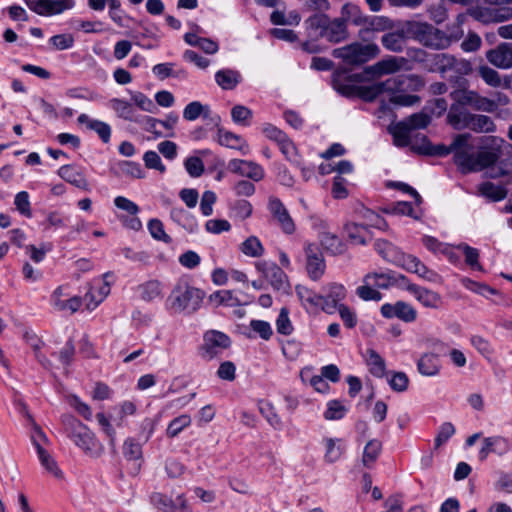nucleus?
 Wrapping results in <instances>:
<instances>
[{"mask_svg":"<svg viewBox=\"0 0 512 512\" xmlns=\"http://www.w3.org/2000/svg\"><path fill=\"white\" fill-rule=\"evenodd\" d=\"M418 80L415 75H397L382 82H376L369 86H359L357 96L367 102L387 92L390 94L389 101L399 106H412L420 98L416 95L407 94L412 84Z\"/></svg>","mask_w":512,"mask_h":512,"instance_id":"nucleus-1","label":"nucleus"},{"mask_svg":"<svg viewBox=\"0 0 512 512\" xmlns=\"http://www.w3.org/2000/svg\"><path fill=\"white\" fill-rule=\"evenodd\" d=\"M61 421L68 437L86 456L93 459L102 456L104 453L103 444L86 425L71 414L63 415Z\"/></svg>","mask_w":512,"mask_h":512,"instance_id":"nucleus-2","label":"nucleus"},{"mask_svg":"<svg viewBox=\"0 0 512 512\" xmlns=\"http://www.w3.org/2000/svg\"><path fill=\"white\" fill-rule=\"evenodd\" d=\"M204 296V292L199 288L179 281L171 290L165 305L173 314L192 315L201 307Z\"/></svg>","mask_w":512,"mask_h":512,"instance_id":"nucleus-3","label":"nucleus"},{"mask_svg":"<svg viewBox=\"0 0 512 512\" xmlns=\"http://www.w3.org/2000/svg\"><path fill=\"white\" fill-rule=\"evenodd\" d=\"M404 24L408 39H413L427 48L442 50L451 44V38L445 32L428 22L409 20Z\"/></svg>","mask_w":512,"mask_h":512,"instance_id":"nucleus-4","label":"nucleus"},{"mask_svg":"<svg viewBox=\"0 0 512 512\" xmlns=\"http://www.w3.org/2000/svg\"><path fill=\"white\" fill-rule=\"evenodd\" d=\"M380 53L377 44L368 42H352L332 51L334 58L340 59L344 66L349 68L359 67L376 58Z\"/></svg>","mask_w":512,"mask_h":512,"instance_id":"nucleus-5","label":"nucleus"},{"mask_svg":"<svg viewBox=\"0 0 512 512\" xmlns=\"http://www.w3.org/2000/svg\"><path fill=\"white\" fill-rule=\"evenodd\" d=\"M430 121L431 119L428 114L420 112L396 123L390 128L394 143L400 147L410 146L412 148V144L415 143V138L412 139L411 132L416 129L426 128Z\"/></svg>","mask_w":512,"mask_h":512,"instance_id":"nucleus-6","label":"nucleus"},{"mask_svg":"<svg viewBox=\"0 0 512 512\" xmlns=\"http://www.w3.org/2000/svg\"><path fill=\"white\" fill-rule=\"evenodd\" d=\"M471 134H458L452 141V153L454 154V163L461 173L467 174L475 172L474 157L472 153L473 146L469 143Z\"/></svg>","mask_w":512,"mask_h":512,"instance_id":"nucleus-7","label":"nucleus"},{"mask_svg":"<svg viewBox=\"0 0 512 512\" xmlns=\"http://www.w3.org/2000/svg\"><path fill=\"white\" fill-rule=\"evenodd\" d=\"M451 99L464 106L470 107L476 111L492 113L497 110L495 100L480 95L477 91L467 88H459L450 93Z\"/></svg>","mask_w":512,"mask_h":512,"instance_id":"nucleus-8","label":"nucleus"},{"mask_svg":"<svg viewBox=\"0 0 512 512\" xmlns=\"http://www.w3.org/2000/svg\"><path fill=\"white\" fill-rule=\"evenodd\" d=\"M32 443L37 451V455L41 465L45 470L52 474L57 479L63 478V472L58 467L57 462L53 456L45 449V445L48 443V438L42 431V429L35 425L34 431L31 436Z\"/></svg>","mask_w":512,"mask_h":512,"instance_id":"nucleus-9","label":"nucleus"},{"mask_svg":"<svg viewBox=\"0 0 512 512\" xmlns=\"http://www.w3.org/2000/svg\"><path fill=\"white\" fill-rule=\"evenodd\" d=\"M231 344L230 338L219 331L211 330L204 334L200 355L205 360L218 357Z\"/></svg>","mask_w":512,"mask_h":512,"instance_id":"nucleus-10","label":"nucleus"},{"mask_svg":"<svg viewBox=\"0 0 512 512\" xmlns=\"http://www.w3.org/2000/svg\"><path fill=\"white\" fill-rule=\"evenodd\" d=\"M358 12V8L351 4H345L342 7V17L327 21L322 38L330 42L338 43L348 38L347 24L344 19L346 15Z\"/></svg>","mask_w":512,"mask_h":512,"instance_id":"nucleus-11","label":"nucleus"},{"mask_svg":"<svg viewBox=\"0 0 512 512\" xmlns=\"http://www.w3.org/2000/svg\"><path fill=\"white\" fill-rule=\"evenodd\" d=\"M30 10L40 16H52L71 9L74 0H24Z\"/></svg>","mask_w":512,"mask_h":512,"instance_id":"nucleus-12","label":"nucleus"},{"mask_svg":"<svg viewBox=\"0 0 512 512\" xmlns=\"http://www.w3.org/2000/svg\"><path fill=\"white\" fill-rule=\"evenodd\" d=\"M228 170L256 182L262 180L264 177V170L262 167L255 162L247 160H230L228 163Z\"/></svg>","mask_w":512,"mask_h":512,"instance_id":"nucleus-13","label":"nucleus"},{"mask_svg":"<svg viewBox=\"0 0 512 512\" xmlns=\"http://www.w3.org/2000/svg\"><path fill=\"white\" fill-rule=\"evenodd\" d=\"M307 258L306 269L312 280H318L325 271V261L322 253L314 244H308L305 248Z\"/></svg>","mask_w":512,"mask_h":512,"instance_id":"nucleus-14","label":"nucleus"},{"mask_svg":"<svg viewBox=\"0 0 512 512\" xmlns=\"http://www.w3.org/2000/svg\"><path fill=\"white\" fill-rule=\"evenodd\" d=\"M269 210L284 233H294L295 223L280 199L275 197L270 198Z\"/></svg>","mask_w":512,"mask_h":512,"instance_id":"nucleus-15","label":"nucleus"},{"mask_svg":"<svg viewBox=\"0 0 512 512\" xmlns=\"http://www.w3.org/2000/svg\"><path fill=\"white\" fill-rule=\"evenodd\" d=\"M474 113H471L466 107L453 101L446 120L455 130L469 129Z\"/></svg>","mask_w":512,"mask_h":512,"instance_id":"nucleus-16","label":"nucleus"},{"mask_svg":"<svg viewBox=\"0 0 512 512\" xmlns=\"http://www.w3.org/2000/svg\"><path fill=\"white\" fill-rule=\"evenodd\" d=\"M255 267L270 282L274 289L280 290L285 287L287 276L275 263L258 261Z\"/></svg>","mask_w":512,"mask_h":512,"instance_id":"nucleus-17","label":"nucleus"},{"mask_svg":"<svg viewBox=\"0 0 512 512\" xmlns=\"http://www.w3.org/2000/svg\"><path fill=\"white\" fill-rule=\"evenodd\" d=\"M381 314L385 318L397 317L404 322H413L417 317L416 310L408 303L398 301L395 304L386 303L381 307Z\"/></svg>","mask_w":512,"mask_h":512,"instance_id":"nucleus-18","label":"nucleus"},{"mask_svg":"<svg viewBox=\"0 0 512 512\" xmlns=\"http://www.w3.org/2000/svg\"><path fill=\"white\" fill-rule=\"evenodd\" d=\"M487 60L495 67L508 69L512 67V43H501L486 52Z\"/></svg>","mask_w":512,"mask_h":512,"instance_id":"nucleus-19","label":"nucleus"},{"mask_svg":"<svg viewBox=\"0 0 512 512\" xmlns=\"http://www.w3.org/2000/svg\"><path fill=\"white\" fill-rule=\"evenodd\" d=\"M412 150L416 153L428 156H446L452 153V143L449 146L443 144L432 145L425 135L417 134Z\"/></svg>","mask_w":512,"mask_h":512,"instance_id":"nucleus-20","label":"nucleus"},{"mask_svg":"<svg viewBox=\"0 0 512 512\" xmlns=\"http://www.w3.org/2000/svg\"><path fill=\"white\" fill-rule=\"evenodd\" d=\"M69 296L66 287H57L51 295V303L57 311H69L75 313L82 305V299L79 296L70 297L67 300H61V297Z\"/></svg>","mask_w":512,"mask_h":512,"instance_id":"nucleus-21","label":"nucleus"},{"mask_svg":"<svg viewBox=\"0 0 512 512\" xmlns=\"http://www.w3.org/2000/svg\"><path fill=\"white\" fill-rule=\"evenodd\" d=\"M408 35L405 32L404 22L396 30L387 32L381 37L383 47L394 53H401L405 49Z\"/></svg>","mask_w":512,"mask_h":512,"instance_id":"nucleus-22","label":"nucleus"},{"mask_svg":"<svg viewBox=\"0 0 512 512\" xmlns=\"http://www.w3.org/2000/svg\"><path fill=\"white\" fill-rule=\"evenodd\" d=\"M327 294L323 296L322 309L329 314L339 307V302L346 297V289L342 284L331 283L325 288Z\"/></svg>","mask_w":512,"mask_h":512,"instance_id":"nucleus-23","label":"nucleus"},{"mask_svg":"<svg viewBox=\"0 0 512 512\" xmlns=\"http://www.w3.org/2000/svg\"><path fill=\"white\" fill-rule=\"evenodd\" d=\"M151 503L158 510H185L187 501L184 494H178L175 499L159 492H154L150 497Z\"/></svg>","mask_w":512,"mask_h":512,"instance_id":"nucleus-24","label":"nucleus"},{"mask_svg":"<svg viewBox=\"0 0 512 512\" xmlns=\"http://www.w3.org/2000/svg\"><path fill=\"white\" fill-rule=\"evenodd\" d=\"M407 291L412 293L414 297L425 307L438 308L442 303L440 294L415 284H408Z\"/></svg>","mask_w":512,"mask_h":512,"instance_id":"nucleus-25","label":"nucleus"},{"mask_svg":"<svg viewBox=\"0 0 512 512\" xmlns=\"http://www.w3.org/2000/svg\"><path fill=\"white\" fill-rule=\"evenodd\" d=\"M509 441L502 436L487 437L483 440V446L479 451L480 460H485L490 453L504 455L509 451Z\"/></svg>","mask_w":512,"mask_h":512,"instance_id":"nucleus-26","label":"nucleus"},{"mask_svg":"<svg viewBox=\"0 0 512 512\" xmlns=\"http://www.w3.org/2000/svg\"><path fill=\"white\" fill-rule=\"evenodd\" d=\"M322 445L324 447L323 460L327 464L336 463L345 452L344 442L340 438L324 437Z\"/></svg>","mask_w":512,"mask_h":512,"instance_id":"nucleus-27","label":"nucleus"},{"mask_svg":"<svg viewBox=\"0 0 512 512\" xmlns=\"http://www.w3.org/2000/svg\"><path fill=\"white\" fill-rule=\"evenodd\" d=\"M319 239L323 249L333 256L342 255L346 251L345 243L334 233L323 231Z\"/></svg>","mask_w":512,"mask_h":512,"instance_id":"nucleus-28","label":"nucleus"},{"mask_svg":"<svg viewBox=\"0 0 512 512\" xmlns=\"http://www.w3.org/2000/svg\"><path fill=\"white\" fill-rule=\"evenodd\" d=\"M217 141L220 145L239 150L244 155H246L249 151L247 142L239 135H236L230 131L219 129Z\"/></svg>","mask_w":512,"mask_h":512,"instance_id":"nucleus-29","label":"nucleus"},{"mask_svg":"<svg viewBox=\"0 0 512 512\" xmlns=\"http://www.w3.org/2000/svg\"><path fill=\"white\" fill-rule=\"evenodd\" d=\"M58 175L66 182L77 188L88 190V182L83 173L71 165H64L58 170Z\"/></svg>","mask_w":512,"mask_h":512,"instance_id":"nucleus-30","label":"nucleus"},{"mask_svg":"<svg viewBox=\"0 0 512 512\" xmlns=\"http://www.w3.org/2000/svg\"><path fill=\"white\" fill-rule=\"evenodd\" d=\"M418 371L424 376H435L439 373V358L434 353L423 354L417 363Z\"/></svg>","mask_w":512,"mask_h":512,"instance_id":"nucleus-31","label":"nucleus"},{"mask_svg":"<svg viewBox=\"0 0 512 512\" xmlns=\"http://www.w3.org/2000/svg\"><path fill=\"white\" fill-rule=\"evenodd\" d=\"M407 62L408 60L404 57L390 56L377 62L374 65V69L379 74H392L400 71L407 64Z\"/></svg>","mask_w":512,"mask_h":512,"instance_id":"nucleus-32","label":"nucleus"},{"mask_svg":"<svg viewBox=\"0 0 512 512\" xmlns=\"http://www.w3.org/2000/svg\"><path fill=\"white\" fill-rule=\"evenodd\" d=\"M209 301L217 306L223 305L226 307H239L247 303L242 302L231 290L216 291L209 296Z\"/></svg>","mask_w":512,"mask_h":512,"instance_id":"nucleus-33","label":"nucleus"},{"mask_svg":"<svg viewBox=\"0 0 512 512\" xmlns=\"http://www.w3.org/2000/svg\"><path fill=\"white\" fill-rule=\"evenodd\" d=\"M499 157L500 151L498 149H485L479 151L474 157L473 167H475V172L492 166L497 162Z\"/></svg>","mask_w":512,"mask_h":512,"instance_id":"nucleus-34","label":"nucleus"},{"mask_svg":"<svg viewBox=\"0 0 512 512\" xmlns=\"http://www.w3.org/2000/svg\"><path fill=\"white\" fill-rule=\"evenodd\" d=\"M240 79V73L231 69L219 70L215 74L216 83L224 90L234 89L240 82Z\"/></svg>","mask_w":512,"mask_h":512,"instance_id":"nucleus-35","label":"nucleus"},{"mask_svg":"<svg viewBox=\"0 0 512 512\" xmlns=\"http://www.w3.org/2000/svg\"><path fill=\"white\" fill-rule=\"evenodd\" d=\"M328 21V17L324 14H314L310 16L306 21V29L308 35L312 38L323 37L325 27Z\"/></svg>","mask_w":512,"mask_h":512,"instance_id":"nucleus-36","label":"nucleus"},{"mask_svg":"<svg viewBox=\"0 0 512 512\" xmlns=\"http://www.w3.org/2000/svg\"><path fill=\"white\" fill-rule=\"evenodd\" d=\"M366 363L369 371L375 377L381 378L385 375L386 365L384 359L373 349L366 351Z\"/></svg>","mask_w":512,"mask_h":512,"instance_id":"nucleus-37","label":"nucleus"},{"mask_svg":"<svg viewBox=\"0 0 512 512\" xmlns=\"http://www.w3.org/2000/svg\"><path fill=\"white\" fill-rule=\"evenodd\" d=\"M138 290L141 298L147 302L162 297V284L158 280H149L139 285Z\"/></svg>","mask_w":512,"mask_h":512,"instance_id":"nucleus-38","label":"nucleus"},{"mask_svg":"<svg viewBox=\"0 0 512 512\" xmlns=\"http://www.w3.org/2000/svg\"><path fill=\"white\" fill-rule=\"evenodd\" d=\"M375 249L378 254L386 261L393 263L398 262L400 259V250L386 240H377L375 242Z\"/></svg>","mask_w":512,"mask_h":512,"instance_id":"nucleus-39","label":"nucleus"},{"mask_svg":"<svg viewBox=\"0 0 512 512\" xmlns=\"http://www.w3.org/2000/svg\"><path fill=\"white\" fill-rule=\"evenodd\" d=\"M382 450V443L377 439H372L364 447L362 463L365 467L371 468L377 460Z\"/></svg>","mask_w":512,"mask_h":512,"instance_id":"nucleus-40","label":"nucleus"},{"mask_svg":"<svg viewBox=\"0 0 512 512\" xmlns=\"http://www.w3.org/2000/svg\"><path fill=\"white\" fill-rule=\"evenodd\" d=\"M469 129L476 133H491L496 130V125L491 117L482 114H474Z\"/></svg>","mask_w":512,"mask_h":512,"instance_id":"nucleus-41","label":"nucleus"},{"mask_svg":"<svg viewBox=\"0 0 512 512\" xmlns=\"http://www.w3.org/2000/svg\"><path fill=\"white\" fill-rule=\"evenodd\" d=\"M479 193L491 201H500L507 195L505 188L495 185L492 182H484L478 187Z\"/></svg>","mask_w":512,"mask_h":512,"instance_id":"nucleus-42","label":"nucleus"},{"mask_svg":"<svg viewBox=\"0 0 512 512\" xmlns=\"http://www.w3.org/2000/svg\"><path fill=\"white\" fill-rule=\"evenodd\" d=\"M456 248L465 256V263L473 270L483 271L482 265L479 263L480 253L476 248L466 243H460Z\"/></svg>","mask_w":512,"mask_h":512,"instance_id":"nucleus-43","label":"nucleus"},{"mask_svg":"<svg viewBox=\"0 0 512 512\" xmlns=\"http://www.w3.org/2000/svg\"><path fill=\"white\" fill-rule=\"evenodd\" d=\"M240 251L248 257H261L264 253V247L256 236L248 237L240 244Z\"/></svg>","mask_w":512,"mask_h":512,"instance_id":"nucleus-44","label":"nucleus"},{"mask_svg":"<svg viewBox=\"0 0 512 512\" xmlns=\"http://www.w3.org/2000/svg\"><path fill=\"white\" fill-rule=\"evenodd\" d=\"M24 339L26 343L33 349L34 354L38 361L44 366L49 367L50 362L40 355V350L43 347V341L33 332V331H26L24 333Z\"/></svg>","mask_w":512,"mask_h":512,"instance_id":"nucleus-45","label":"nucleus"},{"mask_svg":"<svg viewBox=\"0 0 512 512\" xmlns=\"http://www.w3.org/2000/svg\"><path fill=\"white\" fill-rule=\"evenodd\" d=\"M372 281L374 287L379 289H387L393 286L394 278L391 276V271L387 273H368L363 278V283Z\"/></svg>","mask_w":512,"mask_h":512,"instance_id":"nucleus-46","label":"nucleus"},{"mask_svg":"<svg viewBox=\"0 0 512 512\" xmlns=\"http://www.w3.org/2000/svg\"><path fill=\"white\" fill-rule=\"evenodd\" d=\"M478 75L489 86L497 88L502 85L500 74L487 65H481L477 68Z\"/></svg>","mask_w":512,"mask_h":512,"instance_id":"nucleus-47","label":"nucleus"},{"mask_svg":"<svg viewBox=\"0 0 512 512\" xmlns=\"http://www.w3.org/2000/svg\"><path fill=\"white\" fill-rule=\"evenodd\" d=\"M344 229L347 233V236L349 238V240L354 243V244H360V245H365L366 244V240H365V237L363 235V232H365L367 230V227L364 226V225H359L357 223H347L345 226H344Z\"/></svg>","mask_w":512,"mask_h":512,"instance_id":"nucleus-48","label":"nucleus"},{"mask_svg":"<svg viewBox=\"0 0 512 512\" xmlns=\"http://www.w3.org/2000/svg\"><path fill=\"white\" fill-rule=\"evenodd\" d=\"M191 424V417L187 414L174 418L168 425L166 434L170 438L176 437L184 428Z\"/></svg>","mask_w":512,"mask_h":512,"instance_id":"nucleus-49","label":"nucleus"},{"mask_svg":"<svg viewBox=\"0 0 512 512\" xmlns=\"http://www.w3.org/2000/svg\"><path fill=\"white\" fill-rule=\"evenodd\" d=\"M123 454L129 461H138L142 458L141 444L129 438L123 444Z\"/></svg>","mask_w":512,"mask_h":512,"instance_id":"nucleus-50","label":"nucleus"},{"mask_svg":"<svg viewBox=\"0 0 512 512\" xmlns=\"http://www.w3.org/2000/svg\"><path fill=\"white\" fill-rule=\"evenodd\" d=\"M347 412V408L338 400H331L327 403V410L324 413L326 420L342 419Z\"/></svg>","mask_w":512,"mask_h":512,"instance_id":"nucleus-51","label":"nucleus"},{"mask_svg":"<svg viewBox=\"0 0 512 512\" xmlns=\"http://www.w3.org/2000/svg\"><path fill=\"white\" fill-rule=\"evenodd\" d=\"M374 285L372 283V281L370 280V282L368 283H363V285L359 286L357 289H356V294L358 295V297L364 301H370V300H373V301H380L382 299V294L373 288Z\"/></svg>","mask_w":512,"mask_h":512,"instance_id":"nucleus-52","label":"nucleus"},{"mask_svg":"<svg viewBox=\"0 0 512 512\" xmlns=\"http://www.w3.org/2000/svg\"><path fill=\"white\" fill-rule=\"evenodd\" d=\"M434 62L441 73L453 70L457 66V58L446 53L436 54L434 56Z\"/></svg>","mask_w":512,"mask_h":512,"instance_id":"nucleus-53","label":"nucleus"},{"mask_svg":"<svg viewBox=\"0 0 512 512\" xmlns=\"http://www.w3.org/2000/svg\"><path fill=\"white\" fill-rule=\"evenodd\" d=\"M110 106L117 113V115L126 120H133V108L130 103L121 99H111Z\"/></svg>","mask_w":512,"mask_h":512,"instance_id":"nucleus-54","label":"nucleus"},{"mask_svg":"<svg viewBox=\"0 0 512 512\" xmlns=\"http://www.w3.org/2000/svg\"><path fill=\"white\" fill-rule=\"evenodd\" d=\"M260 413L267 419L271 426L279 428L281 426V419L274 411L271 403L266 401L259 402Z\"/></svg>","mask_w":512,"mask_h":512,"instance_id":"nucleus-55","label":"nucleus"},{"mask_svg":"<svg viewBox=\"0 0 512 512\" xmlns=\"http://www.w3.org/2000/svg\"><path fill=\"white\" fill-rule=\"evenodd\" d=\"M148 229L154 239L163 241L165 243H170L172 241L171 237L165 233L163 223L160 220H150L148 223Z\"/></svg>","mask_w":512,"mask_h":512,"instance_id":"nucleus-56","label":"nucleus"},{"mask_svg":"<svg viewBox=\"0 0 512 512\" xmlns=\"http://www.w3.org/2000/svg\"><path fill=\"white\" fill-rule=\"evenodd\" d=\"M288 309L283 307L280 310L276 320V329L279 334L290 335L293 332V326L288 316Z\"/></svg>","mask_w":512,"mask_h":512,"instance_id":"nucleus-57","label":"nucleus"},{"mask_svg":"<svg viewBox=\"0 0 512 512\" xmlns=\"http://www.w3.org/2000/svg\"><path fill=\"white\" fill-rule=\"evenodd\" d=\"M231 117L235 123L246 126L252 118V111L246 106L236 105L231 110Z\"/></svg>","mask_w":512,"mask_h":512,"instance_id":"nucleus-58","label":"nucleus"},{"mask_svg":"<svg viewBox=\"0 0 512 512\" xmlns=\"http://www.w3.org/2000/svg\"><path fill=\"white\" fill-rule=\"evenodd\" d=\"M69 405L76 410L84 419H92L91 408L84 402H82L78 396L71 395L67 398Z\"/></svg>","mask_w":512,"mask_h":512,"instance_id":"nucleus-59","label":"nucleus"},{"mask_svg":"<svg viewBox=\"0 0 512 512\" xmlns=\"http://www.w3.org/2000/svg\"><path fill=\"white\" fill-rule=\"evenodd\" d=\"M422 242H423L424 246L431 252L442 253V254H446V255H449L450 257H452V255H450V253H449V246L440 242L438 239H436L432 236H424L422 239Z\"/></svg>","mask_w":512,"mask_h":512,"instance_id":"nucleus-60","label":"nucleus"},{"mask_svg":"<svg viewBox=\"0 0 512 512\" xmlns=\"http://www.w3.org/2000/svg\"><path fill=\"white\" fill-rule=\"evenodd\" d=\"M51 248V244H41L40 247H36L35 245H28L26 246V253L29 255L32 261L35 263H40L44 260L46 253L50 251Z\"/></svg>","mask_w":512,"mask_h":512,"instance_id":"nucleus-61","label":"nucleus"},{"mask_svg":"<svg viewBox=\"0 0 512 512\" xmlns=\"http://www.w3.org/2000/svg\"><path fill=\"white\" fill-rule=\"evenodd\" d=\"M14 204L17 210L26 217H31V207L29 201V195L27 192L22 191L16 194Z\"/></svg>","mask_w":512,"mask_h":512,"instance_id":"nucleus-62","label":"nucleus"},{"mask_svg":"<svg viewBox=\"0 0 512 512\" xmlns=\"http://www.w3.org/2000/svg\"><path fill=\"white\" fill-rule=\"evenodd\" d=\"M455 433V427L450 422L443 423L440 428L439 432L435 438V448H439L441 445H443L445 442L448 441L449 438H451Z\"/></svg>","mask_w":512,"mask_h":512,"instance_id":"nucleus-63","label":"nucleus"},{"mask_svg":"<svg viewBox=\"0 0 512 512\" xmlns=\"http://www.w3.org/2000/svg\"><path fill=\"white\" fill-rule=\"evenodd\" d=\"M494 488L500 492L512 493V473L500 472Z\"/></svg>","mask_w":512,"mask_h":512,"instance_id":"nucleus-64","label":"nucleus"}]
</instances>
